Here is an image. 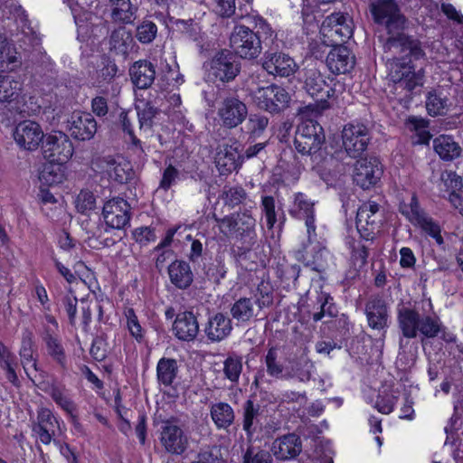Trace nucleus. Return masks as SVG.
<instances>
[{
    "label": "nucleus",
    "mask_w": 463,
    "mask_h": 463,
    "mask_svg": "<svg viewBox=\"0 0 463 463\" xmlns=\"http://www.w3.org/2000/svg\"><path fill=\"white\" fill-rule=\"evenodd\" d=\"M75 203L77 211L85 214L95 208V196L90 191L81 190L76 198Z\"/></svg>",
    "instance_id": "47"
},
{
    "label": "nucleus",
    "mask_w": 463,
    "mask_h": 463,
    "mask_svg": "<svg viewBox=\"0 0 463 463\" xmlns=\"http://www.w3.org/2000/svg\"><path fill=\"white\" fill-rule=\"evenodd\" d=\"M255 225L256 221L249 210L237 213L235 228L236 238L241 241L255 243Z\"/></svg>",
    "instance_id": "29"
},
{
    "label": "nucleus",
    "mask_w": 463,
    "mask_h": 463,
    "mask_svg": "<svg viewBox=\"0 0 463 463\" xmlns=\"http://www.w3.org/2000/svg\"><path fill=\"white\" fill-rule=\"evenodd\" d=\"M271 451L254 447L250 443L243 454L242 463H273Z\"/></svg>",
    "instance_id": "41"
},
{
    "label": "nucleus",
    "mask_w": 463,
    "mask_h": 463,
    "mask_svg": "<svg viewBox=\"0 0 463 463\" xmlns=\"http://www.w3.org/2000/svg\"><path fill=\"white\" fill-rule=\"evenodd\" d=\"M333 47L326 55V62L329 71L334 74L349 72L355 64L352 52L343 44L330 45Z\"/></svg>",
    "instance_id": "22"
},
{
    "label": "nucleus",
    "mask_w": 463,
    "mask_h": 463,
    "mask_svg": "<svg viewBox=\"0 0 463 463\" xmlns=\"http://www.w3.org/2000/svg\"><path fill=\"white\" fill-rule=\"evenodd\" d=\"M21 83L13 80L10 76H0V110L5 113L7 109L10 115L7 118L14 117L18 110L16 103L14 102L19 97Z\"/></svg>",
    "instance_id": "24"
},
{
    "label": "nucleus",
    "mask_w": 463,
    "mask_h": 463,
    "mask_svg": "<svg viewBox=\"0 0 463 463\" xmlns=\"http://www.w3.org/2000/svg\"><path fill=\"white\" fill-rule=\"evenodd\" d=\"M160 443L165 452L175 456H182L189 448V437L175 417L162 421Z\"/></svg>",
    "instance_id": "7"
},
{
    "label": "nucleus",
    "mask_w": 463,
    "mask_h": 463,
    "mask_svg": "<svg viewBox=\"0 0 463 463\" xmlns=\"http://www.w3.org/2000/svg\"><path fill=\"white\" fill-rule=\"evenodd\" d=\"M132 83L138 89H148L156 79L155 65L146 60L134 62L129 68Z\"/></svg>",
    "instance_id": "26"
},
{
    "label": "nucleus",
    "mask_w": 463,
    "mask_h": 463,
    "mask_svg": "<svg viewBox=\"0 0 463 463\" xmlns=\"http://www.w3.org/2000/svg\"><path fill=\"white\" fill-rule=\"evenodd\" d=\"M406 24L392 29L383 43V51L392 59L389 62V79L394 92L411 98L417 87L423 85V70L415 71L412 61L425 57L421 42L404 32Z\"/></svg>",
    "instance_id": "1"
},
{
    "label": "nucleus",
    "mask_w": 463,
    "mask_h": 463,
    "mask_svg": "<svg viewBox=\"0 0 463 463\" xmlns=\"http://www.w3.org/2000/svg\"><path fill=\"white\" fill-rule=\"evenodd\" d=\"M116 206V199L112 197L104 203L102 208V217L104 219V225L101 227L104 229V232H109L115 229L116 215L114 214V208Z\"/></svg>",
    "instance_id": "49"
},
{
    "label": "nucleus",
    "mask_w": 463,
    "mask_h": 463,
    "mask_svg": "<svg viewBox=\"0 0 463 463\" xmlns=\"http://www.w3.org/2000/svg\"><path fill=\"white\" fill-rule=\"evenodd\" d=\"M255 303L260 309L269 307L273 303V289L268 282L261 281L255 293Z\"/></svg>",
    "instance_id": "45"
},
{
    "label": "nucleus",
    "mask_w": 463,
    "mask_h": 463,
    "mask_svg": "<svg viewBox=\"0 0 463 463\" xmlns=\"http://www.w3.org/2000/svg\"><path fill=\"white\" fill-rule=\"evenodd\" d=\"M175 335L181 341H194L199 333V323L192 311L180 312L173 324Z\"/></svg>",
    "instance_id": "25"
},
{
    "label": "nucleus",
    "mask_w": 463,
    "mask_h": 463,
    "mask_svg": "<svg viewBox=\"0 0 463 463\" xmlns=\"http://www.w3.org/2000/svg\"><path fill=\"white\" fill-rule=\"evenodd\" d=\"M124 317L131 335L137 340L141 339L143 337L142 328L134 309L132 307H126L124 309Z\"/></svg>",
    "instance_id": "50"
},
{
    "label": "nucleus",
    "mask_w": 463,
    "mask_h": 463,
    "mask_svg": "<svg viewBox=\"0 0 463 463\" xmlns=\"http://www.w3.org/2000/svg\"><path fill=\"white\" fill-rule=\"evenodd\" d=\"M449 99L441 92L436 90L429 92L426 99V109L429 115L439 116L447 112Z\"/></svg>",
    "instance_id": "39"
},
{
    "label": "nucleus",
    "mask_w": 463,
    "mask_h": 463,
    "mask_svg": "<svg viewBox=\"0 0 463 463\" xmlns=\"http://www.w3.org/2000/svg\"><path fill=\"white\" fill-rule=\"evenodd\" d=\"M270 451L278 460L294 459L302 451L301 438L296 433H288L278 437L273 440Z\"/></svg>",
    "instance_id": "18"
},
{
    "label": "nucleus",
    "mask_w": 463,
    "mask_h": 463,
    "mask_svg": "<svg viewBox=\"0 0 463 463\" xmlns=\"http://www.w3.org/2000/svg\"><path fill=\"white\" fill-rule=\"evenodd\" d=\"M396 399L393 395L380 396L376 401L375 408L383 414H389L394 408Z\"/></svg>",
    "instance_id": "62"
},
{
    "label": "nucleus",
    "mask_w": 463,
    "mask_h": 463,
    "mask_svg": "<svg viewBox=\"0 0 463 463\" xmlns=\"http://www.w3.org/2000/svg\"><path fill=\"white\" fill-rule=\"evenodd\" d=\"M263 412L261 405L257 401L255 394L242 405V429L246 433L248 443H251L254 434L261 429L260 416Z\"/></svg>",
    "instance_id": "21"
},
{
    "label": "nucleus",
    "mask_w": 463,
    "mask_h": 463,
    "mask_svg": "<svg viewBox=\"0 0 463 463\" xmlns=\"http://www.w3.org/2000/svg\"><path fill=\"white\" fill-rule=\"evenodd\" d=\"M240 144L234 141L232 145H223L217 148L214 157L216 167L222 175H227L237 171L243 163Z\"/></svg>",
    "instance_id": "17"
},
{
    "label": "nucleus",
    "mask_w": 463,
    "mask_h": 463,
    "mask_svg": "<svg viewBox=\"0 0 463 463\" xmlns=\"http://www.w3.org/2000/svg\"><path fill=\"white\" fill-rule=\"evenodd\" d=\"M137 7L130 0H118V20L123 24H132L136 18Z\"/></svg>",
    "instance_id": "44"
},
{
    "label": "nucleus",
    "mask_w": 463,
    "mask_h": 463,
    "mask_svg": "<svg viewBox=\"0 0 463 463\" xmlns=\"http://www.w3.org/2000/svg\"><path fill=\"white\" fill-rule=\"evenodd\" d=\"M179 176V171L172 165H169L163 172L159 188L167 191Z\"/></svg>",
    "instance_id": "57"
},
{
    "label": "nucleus",
    "mask_w": 463,
    "mask_h": 463,
    "mask_svg": "<svg viewBox=\"0 0 463 463\" xmlns=\"http://www.w3.org/2000/svg\"><path fill=\"white\" fill-rule=\"evenodd\" d=\"M156 33V25L153 22L146 20L137 27L136 36L139 42L149 43L155 39Z\"/></svg>",
    "instance_id": "48"
},
{
    "label": "nucleus",
    "mask_w": 463,
    "mask_h": 463,
    "mask_svg": "<svg viewBox=\"0 0 463 463\" xmlns=\"http://www.w3.org/2000/svg\"><path fill=\"white\" fill-rule=\"evenodd\" d=\"M230 46L243 59H255L261 52V41L258 33L244 25H236L230 36Z\"/></svg>",
    "instance_id": "8"
},
{
    "label": "nucleus",
    "mask_w": 463,
    "mask_h": 463,
    "mask_svg": "<svg viewBox=\"0 0 463 463\" xmlns=\"http://www.w3.org/2000/svg\"><path fill=\"white\" fill-rule=\"evenodd\" d=\"M41 151L43 157L52 163L65 164L73 155V145L70 137L61 131L45 134Z\"/></svg>",
    "instance_id": "9"
},
{
    "label": "nucleus",
    "mask_w": 463,
    "mask_h": 463,
    "mask_svg": "<svg viewBox=\"0 0 463 463\" xmlns=\"http://www.w3.org/2000/svg\"><path fill=\"white\" fill-rule=\"evenodd\" d=\"M233 319L238 322H248L254 316L253 303L249 298H241L231 307Z\"/></svg>",
    "instance_id": "38"
},
{
    "label": "nucleus",
    "mask_w": 463,
    "mask_h": 463,
    "mask_svg": "<svg viewBox=\"0 0 463 463\" xmlns=\"http://www.w3.org/2000/svg\"><path fill=\"white\" fill-rule=\"evenodd\" d=\"M13 135L17 145L29 151H33L42 146L45 137L40 124L32 120L20 122Z\"/></svg>",
    "instance_id": "15"
},
{
    "label": "nucleus",
    "mask_w": 463,
    "mask_h": 463,
    "mask_svg": "<svg viewBox=\"0 0 463 463\" xmlns=\"http://www.w3.org/2000/svg\"><path fill=\"white\" fill-rule=\"evenodd\" d=\"M269 124V119L265 115L260 113L248 114L246 122L241 128V131L248 136L249 141L254 142L262 137Z\"/></svg>",
    "instance_id": "32"
},
{
    "label": "nucleus",
    "mask_w": 463,
    "mask_h": 463,
    "mask_svg": "<svg viewBox=\"0 0 463 463\" xmlns=\"http://www.w3.org/2000/svg\"><path fill=\"white\" fill-rule=\"evenodd\" d=\"M17 365V359L14 353L7 354L5 359L0 360L1 368L6 371V378L14 384H17L18 383V377L15 372Z\"/></svg>",
    "instance_id": "51"
},
{
    "label": "nucleus",
    "mask_w": 463,
    "mask_h": 463,
    "mask_svg": "<svg viewBox=\"0 0 463 463\" xmlns=\"http://www.w3.org/2000/svg\"><path fill=\"white\" fill-rule=\"evenodd\" d=\"M267 373L275 378H292L293 373L285 367L279 356V350L276 347H270L265 356Z\"/></svg>",
    "instance_id": "34"
},
{
    "label": "nucleus",
    "mask_w": 463,
    "mask_h": 463,
    "mask_svg": "<svg viewBox=\"0 0 463 463\" xmlns=\"http://www.w3.org/2000/svg\"><path fill=\"white\" fill-rule=\"evenodd\" d=\"M300 267L297 264L288 265L284 268H279L278 274L279 278L287 283L296 282L299 277Z\"/></svg>",
    "instance_id": "58"
},
{
    "label": "nucleus",
    "mask_w": 463,
    "mask_h": 463,
    "mask_svg": "<svg viewBox=\"0 0 463 463\" xmlns=\"http://www.w3.org/2000/svg\"><path fill=\"white\" fill-rule=\"evenodd\" d=\"M44 342L49 355L59 364L62 373L66 372L68 370V361L61 341L51 334H47L44 336Z\"/></svg>",
    "instance_id": "36"
},
{
    "label": "nucleus",
    "mask_w": 463,
    "mask_h": 463,
    "mask_svg": "<svg viewBox=\"0 0 463 463\" xmlns=\"http://www.w3.org/2000/svg\"><path fill=\"white\" fill-rule=\"evenodd\" d=\"M383 173V165L377 157L362 156L354 164L353 179L358 186L366 190L380 181Z\"/></svg>",
    "instance_id": "12"
},
{
    "label": "nucleus",
    "mask_w": 463,
    "mask_h": 463,
    "mask_svg": "<svg viewBox=\"0 0 463 463\" xmlns=\"http://www.w3.org/2000/svg\"><path fill=\"white\" fill-rule=\"evenodd\" d=\"M379 204L375 202L363 203L356 213V227L361 236L370 240L374 231L380 228L381 216L379 214Z\"/></svg>",
    "instance_id": "16"
},
{
    "label": "nucleus",
    "mask_w": 463,
    "mask_h": 463,
    "mask_svg": "<svg viewBox=\"0 0 463 463\" xmlns=\"http://www.w3.org/2000/svg\"><path fill=\"white\" fill-rule=\"evenodd\" d=\"M303 89L314 99V103L299 108L298 113L317 117L330 108L328 99L335 96V90L329 87L316 68L305 69Z\"/></svg>",
    "instance_id": "3"
},
{
    "label": "nucleus",
    "mask_w": 463,
    "mask_h": 463,
    "mask_svg": "<svg viewBox=\"0 0 463 463\" xmlns=\"http://www.w3.org/2000/svg\"><path fill=\"white\" fill-rule=\"evenodd\" d=\"M252 98L258 109L272 115L283 112L291 101L289 93L276 84L258 88L253 91Z\"/></svg>",
    "instance_id": "6"
},
{
    "label": "nucleus",
    "mask_w": 463,
    "mask_h": 463,
    "mask_svg": "<svg viewBox=\"0 0 463 463\" xmlns=\"http://www.w3.org/2000/svg\"><path fill=\"white\" fill-rule=\"evenodd\" d=\"M247 194L241 186L231 187L223 192V199L225 203L234 207L239 205L245 200Z\"/></svg>",
    "instance_id": "52"
},
{
    "label": "nucleus",
    "mask_w": 463,
    "mask_h": 463,
    "mask_svg": "<svg viewBox=\"0 0 463 463\" xmlns=\"http://www.w3.org/2000/svg\"><path fill=\"white\" fill-rule=\"evenodd\" d=\"M420 227V229L425 232L430 237L435 236L436 232H441V228L438 222H436L431 217L426 215L421 218L420 221L415 222Z\"/></svg>",
    "instance_id": "61"
},
{
    "label": "nucleus",
    "mask_w": 463,
    "mask_h": 463,
    "mask_svg": "<svg viewBox=\"0 0 463 463\" xmlns=\"http://www.w3.org/2000/svg\"><path fill=\"white\" fill-rule=\"evenodd\" d=\"M347 17L342 14H332L322 24L321 34L326 46L343 44L353 33V29L346 23Z\"/></svg>",
    "instance_id": "14"
},
{
    "label": "nucleus",
    "mask_w": 463,
    "mask_h": 463,
    "mask_svg": "<svg viewBox=\"0 0 463 463\" xmlns=\"http://www.w3.org/2000/svg\"><path fill=\"white\" fill-rule=\"evenodd\" d=\"M77 303L78 300L73 296L66 295L61 298V306L68 317L70 325L72 326L76 324Z\"/></svg>",
    "instance_id": "54"
},
{
    "label": "nucleus",
    "mask_w": 463,
    "mask_h": 463,
    "mask_svg": "<svg viewBox=\"0 0 463 463\" xmlns=\"http://www.w3.org/2000/svg\"><path fill=\"white\" fill-rule=\"evenodd\" d=\"M64 386H61L53 383L50 386L49 394L58 405H60L65 411L71 414L75 410V405L70 398L64 395Z\"/></svg>",
    "instance_id": "43"
},
{
    "label": "nucleus",
    "mask_w": 463,
    "mask_h": 463,
    "mask_svg": "<svg viewBox=\"0 0 463 463\" xmlns=\"http://www.w3.org/2000/svg\"><path fill=\"white\" fill-rule=\"evenodd\" d=\"M241 65L235 55L226 50L219 52L211 61L208 70L210 80L229 82L240 72Z\"/></svg>",
    "instance_id": "10"
},
{
    "label": "nucleus",
    "mask_w": 463,
    "mask_h": 463,
    "mask_svg": "<svg viewBox=\"0 0 463 463\" xmlns=\"http://www.w3.org/2000/svg\"><path fill=\"white\" fill-rule=\"evenodd\" d=\"M210 414L218 429H228L235 420V413L227 402H217L211 405Z\"/></svg>",
    "instance_id": "33"
},
{
    "label": "nucleus",
    "mask_w": 463,
    "mask_h": 463,
    "mask_svg": "<svg viewBox=\"0 0 463 463\" xmlns=\"http://www.w3.org/2000/svg\"><path fill=\"white\" fill-rule=\"evenodd\" d=\"M214 11L222 17H231L235 13V0H214Z\"/></svg>",
    "instance_id": "59"
},
{
    "label": "nucleus",
    "mask_w": 463,
    "mask_h": 463,
    "mask_svg": "<svg viewBox=\"0 0 463 463\" xmlns=\"http://www.w3.org/2000/svg\"><path fill=\"white\" fill-rule=\"evenodd\" d=\"M371 140L369 128L363 123H348L342 130V147L332 154L337 159L343 160V155L353 159H358L366 151Z\"/></svg>",
    "instance_id": "5"
},
{
    "label": "nucleus",
    "mask_w": 463,
    "mask_h": 463,
    "mask_svg": "<svg viewBox=\"0 0 463 463\" xmlns=\"http://www.w3.org/2000/svg\"><path fill=\"white\" fill-rule=\"evenodd\" d=\"M123 131L128 136L129 141L135 146H140V140L135 136L133 129L131 128L130 120L128 118V112L122 111L119 115Z\"/></svg>",
    "instance_id": "64"
},
{
    "label": "nucleus",
    "mask_w": 463,
    "mask_h": 463,
    "mask_svg": "<svg viewBox=\"0 0 463 463\" xmlns=\"http://www.w3.org/2000/svg\"><path fill=\"white\" fill-rule=\"evenodd\" d=\"M20 65L17 52L11 43L4 44L0 50V72L13 71Z\"/></svg>",
    "instance_id": "40"
},
{
    "label": "nucleus",
    "mask_w": 463,
    "mask_h": 463,
    "mask_svg": "<svg viewBox=\"0 0 463 463\" xmlns=\"http://www.w3.org/2000/svg\"><path fill=\"white\" fill-rule=\"evenodd\" d=\"M370 11L376 24H385L387 33L407 24L394 0H376L371 3Z\"/></svg>",
    "instance_id": "13"
},
{
    "label": "nucleus",
    "mask_w": 463,
    "mask_h": 463,
    "mask_svg": "<svg viewBox=\"0 0 463 463\" xmlns=\"http://www.w3.org/2000/svg\"><path fill=\"white\" fill-rule=\"evenodd\" d=\"M261 210L265 215L268 229H272L278 221L275 198L271 195L262 196Z\"/></svg>",
    "instance_id": "46"
},
{
    "label": "nucleus",
    "mask_w": 463,
    "mask_h": 463,
    "mask_svg": "<svg viewBox=\"0 0 463 463\" xmlns=\"http://www.w3.org/2000/svg\"><path fill=\"white\" fill-rule=\"evenodd\" d=\"M408 210H403L402 214L406 215L411 222L415 223L421 218L428 215L420 206L418 198L415 194L411 196Z\"/></svg>",
    "instance_id": "53"
},
{
    "label": "nucleus",
    "mask_w": 463,
    "mask_h": 463,
    "mask_svg": "<svg viewBox=\"0 0 463 463\" xmlns=\"http://www.w3.org/2000/svg\"><path fill=\"white\" fill-rule=\"evenodd\" d=\"M32 333H28L26 337H24L22 342V347L20 349V356H21V362L25 369V364L33 361V367L35 370H37V364L36 361L33 359V349H32V338H31Z\"/></svg>",
    "instance_id": "55"
},
{
    "label": "nucleus",
    "mask_w": 463,
    "mask_h": 463,
    "mask_svg": "<svg viewBox=\"0 0 463 463\" xmlns=\"http://www.w3.org/2000/svg\"><path fill=\"white\" fill-rule=\"evenodd\" d=\"M242 372V356L236 353H229L223 361V373L226 379L232 383L239 382Z\"/></svg>",
    "instance_id": "37"
},
{
    "label": "nucleus",
    "mask_w": 463,
    "mask_h": 463,
    "mask_svg": "<svg viewBox=\"0 0 463 463\" xmlns=\"http://www.w3.org/2000/svg\"><path fill=\"white\" fill-rule=\"evenodd\" d=\"M133 237L136 241L141 244H146L156 239V234L154 229L150 227H141L133 232Z\"/></svg>",
    "instance_id": "63"
},
{
    "label": "nucleus",
    "mask_w": 463,
    "mask_h": 463,
    "mask_svg": "<svg viewBox=\"0 0 463 463\" xmlns=\"http://www.w3.org/2000/svg\"><path fill=\"white\" fill-rule=\"evenodd\" d=\"M232 329L231 319L222 313H217L209 318L204 332L209 340L220 342L231 334Z\"/></svg>",
    "instance_id": "27"
},
{
    "label": "nucleus",
    "mask_w": 463,
    "mask_h": 463,
    "mask_svg": "<svg viewBox=\"0 0 463 463\" xmlns=\"http://www.w3.org/2000/svg\"><path fill=\"white\" fill-rule=\"evenodd\" d=\"M262 67L269 74L280 77H289L298 68L293 58L281 52H266Z\"/></svg>",
    "instance_id": "19"
},
{
    "label": "nucleus",
    "mask_w": 463,
    "mask_h": 463,
    "mask_svg": "<svg viewBox=\"0 0 463 463\" xmlns=\"http://www.w3.org/2000/svg\"><path fill=\"white\" fill-rule=\"evenodd\" d=\"M68 130L78 140H90L97 131V122L90 113L74 111L68 120Z\"/></svg>",
    "instance_id": "20"
},
{
    "label": "nucleus",
    "mask_w": 463,
    "mask_h": 463,
    "mask_svg": "<svg viewBox=\"0 0 463 463\" xmlns=\"http://www.w3.org/2000/svg\"><path fill=\"white\" fill-rule=\"evenodd\" d=\"M397 320L405 338H415L418 332L426 338H434L442 328L438 317L422 316L418 310L407 307L398 308Z\"/></svg>",
    "instance_id": "2"
},
{
    "label": "nucleus",
    "mask_w": 463,
    "mask_h": 463,
    "mask_svg": "<svg viewBox=\"0 0 463 463\" xmlns=\"http://www.w3.org/2000/svg\"><path fill=\"white\" fill-rule=\"evenodd\" d=\"M369 252L368 249L364 245H359L354 247L352 251V260L355 268L362 269L367 263Z\"/></svg>",
    "instance_id": "60"
},
{
    "label": "nucleus",
    "mask_w": 463,
    "mask_h": 463,
    "mask_svg": "<svg viewBox=\"0 0 463 463\" xmlns=\"http://www.w3.org/2000/svg\"><path fill=\"white\" fill-rule=\"evenodd\" d=\"M433 149L444 161H452L461 154V147L451 136L440 135L433 139Z\"/></svg>",
    "instance_id": "31"
},
{
    "label": "nucleus",
    "mask_w": 463,
    "mask_h": 463,
    "mask_svg": "<svg viewBox=\"0 0 463 463\" xmlns=\"http://www.w3.org/2000/svg\"><path fill=\"white\" fill-rule=\"evenodd\" d=\"M295 208L290 211L291 214L298 219H304L307 227V232H315L314 203L307 199V196L298 193L295 196Z\"/></svg>",
    "instance_id": "30"
},
{
    "label": "nucleus",
    "mask_w": 463,
    "mask_h": 463,
    "mask_svg": "<svg viewBox=\"0 0 463 463\" xmlns=\"http://www.w3.org/2000/svg\"><path fill=\"white\" fill-rule=\"evenodd\" d=\"M178 373L177 361L173 358H161L156 365V376L159 383L171 386Z\"/></svg>",
    "instance_id": "35"
},
{
    "label": "nucleus",
    "mask_w": 463,
    "mask_h": 463,
    "mask_svg": "<svg viewBox=\"0 0 463 463\" xmlns=\"http://www.w3.org/2000/svg\"><path fill=\"white\" fill-rule=\"evenodd\" d=\"M62 165L63 164L49 162L48 165L43 166V169L40 173V180L47 185L61 183L63 179V173L61 171Z\"/></svg>",
    "instance_id": "42"
},
{
    "label": "nucleus",
    "mask_w": 463,
    "mask_h": 463,
    "mask_svg": "<svg viewBox=\"0 0 463 463\" xmlns=\"http://www.w3.org/2000/svg\"><path fill=\"white\" fill-rule=\"evenodd\" d=\"M171 283L179 289H187L194 281V274L189 263L184 260H175L168 266Z\"/></svg>",
    "instance_id": "28"
},
{
    "label": "nucleus",
    "mask_w": 463,
    "mask_h": 463,
    "mask_svg": "<svg viewBox=\"0 0 463 463\" xmlns=\"http://www.w3.org/2000/svg\"><path fill=\"white\" fill-rule=\"evenodd\" d=\"M217 115L223 128L232 129L246 120L248 107L237 96L229 95L220 101Z\"/></svg>",
    "instance_id": "11"
},
{
    "label": "nucleus",
    "mask_w": 463,
    "mask_h": 463,
    "mask_svg": "<svg viewBox=\"0 0 463 463\" xmlns=\"http://www.w3.org/2000/svg\"><path fill=\"white\" fill-rule=\"evenodd\" d=\"M365 315L371 328L383 330L388 326L389 314L386 301L380 295H372L365 304Z\"/></svg>",
    "instance_id": "23"
},
{
    "label": "nucleus",
    "mask_w": 463,
    "mask_h": 463,
    "mask_svg": "<svg viewBox=\"0 0 463 463\" xmlns=\"http://www.w3.org/2000/svg\"><path fill=\"white\" fill-rule=\"evenodd\" d=\"M35 424L40 425L49 430H54L55 427H59V421L54 417L52 412L47 408H42L38 411L37 422Z\"/></svg>",
    "instance_id": "56"
},
{
    "label": "nucleus",
    "mask_w": 463,
    "mask_h": 463,
    "mask_svg": "<svg viewBox=\"0 0 463 463\" xmlns=\"http://www.w3.org/2000/svg\"><path fill=\"white\" fill-rule=\"evenodd\" d=\"M326 141L323 128L316 121L308 120L299 124L294 137L295 149L302 156L314 160L322 158L321 149Z\"/></svg>",
    "instance_id": "4"
}]
</instances>
